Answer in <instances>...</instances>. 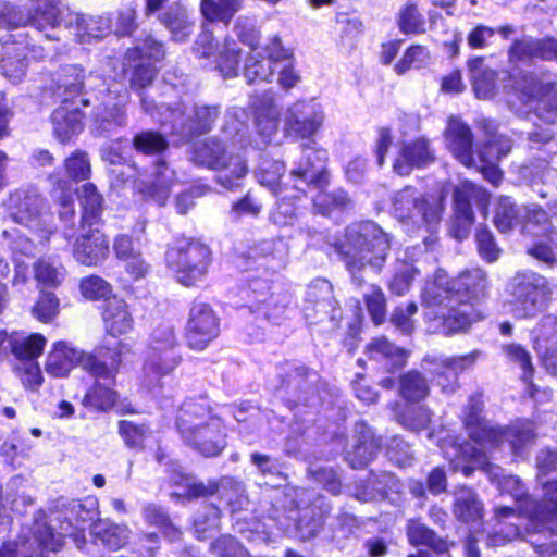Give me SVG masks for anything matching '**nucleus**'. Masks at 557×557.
<instances>
[{"label":"nucleus","instance_id":"obj_32","mask_svg":"<svg viewBox=\"0 0 557 557\" xmlns=\"http://www.w3.org/2000/svg\"><path fill=\"white\" fill-rule=\"evenodd\" d=\"M433 160L434 156L428 141L419 138L401 145L393 168L397 174L408 175L414 166H424Z\"/></svg>","mask_w":557,"mask_h":557},{"label":"nucleus","instance_id":"obj_60","mask_svg":"<svg viewBox=\"0 0 557 557\" xmlns=\"http://www.w3.org/2000/svg\"><path fill=\"white\" fill-rule=\"evenodd\" d=\"M109 246H73L72 256L85 267H98L109 257Z\"/></svg>","mask_w":557,"mask_h":557},{"label":"nucleus","instance_id":"obj_42","mask_svg":"<svg viewBox=\"0 0 557 557\" xmlns=\"http://www.w3.org/2000/svg\"><path fill=\"white\" fill-rule=\"evenodd\" d=\"M346 240L349 244H388L389 235L373 221H360L346 227Z\"/></svg>","mask_w":557,"mask_h":557},{"label":"nucleus","instance_id":"obj_63","mask_svg":"<svg viewBox=\"0 0 557 557\" xmlns=\"http://www.w3.org/2000/svg\"><path fill=\"white\" fill-rule=\"evenodd\" d=\"M220 510L213 505H207L203 512L197 513L194 525L198 539L211 536L219 525Z\"/></svg>","mask_w":557,"mask_h":557},{"label":"nucleus","instance_id":"obj_1","mask_svg":"<svg viewBox=\"0 0 557 557\" xmlns=\"http://www.w3.org/2000/svg\"><path fill=\"white\" fill-rule=\"evenodd\" d=\"M482 409L481 399L472 397L465 411L463 424L473 444L460 443L458 437L446 429L430 432L429 438L438 446L453 471H460L465 476H470L475 469L483 470L491 481L497 483L500 493H507L513 497L520 515L525 516L522 508H531L532 499L525 497L522 482L518 476L504 475L499 467L490 462L488 453L508 443L513 455H522L535 442L534 424L531 421L521 420L506 429L494 426L482 418Z\"/></svg>","mask_w":557,"mask_h":557},{"label":"nucleus","instance_id":"obj_34","mask_svg":"<svg viewBox=\"0 0 557 557\" xmlns=\"http://www.w3.org/2000/svg\"><path fill=\"white\" fill-rule=\"evenodd\" d=\"M347 269L355 276L366 264L380 268L385 260L383 246H336Z\"/></svg>","mask_w":557,"mask_h":557},{"label":"nucleus","instance_id":"obj_44","mask_svg":"<svg viewBox=\"0 0 557 557\" xmlns=\"http://www.w3.org/2000/svg\"><path fill=\"white\" fill-rule=\"evenodd\" d=\"M243 262L239 265L250 267L247 259H258L262 261L260 264L269 267L273 270L284 268L286 264L287 249L285 246H280V249H274L273 246H247V251L243 252Z\"/></svg>","mask_w":557,"mask_h":557},{"label":"nucleus","instance_id":"obj_55","mask_svg":"<svg viewBox=\"0 0 557 557\" xmlns=\"http://www.w3.org/2000/svg\"><path fill=\"white\" fill-rule=\"evenodd\" d=\"M270 283L268 280H261V278H251L249 281V290L252 295V300L255 302L256 309H260L261 306H265L264 314L268 318H271V313L269 312V308L271 306H274L277 313H281L284 309V306L277 307V304L280 301V296L269 294L270 292Z\"/></svg>","mask_w":557,"mask_h":557},{"label":"nucleus","instance_id":"obj_41","mask_svg":"<svg viewBox=\"0 0 557 557\" xmlns=\"http://www.w3.org/2000/svg\"><path fill=\"white\" fill-rule=\"evenodd\" d=\"M454 515L466 523H475L483 517V504L469 487L461 486L455 493Z\"/></svg>","mask_w":557,"mask_h":557},{"label":"nucleus","instance_id":"obj_29","mask_svg":"<svg viewBox=\"0 0 557 557\" xmlns=\"http://www.w3.org/2000/svg\"><path fill=\"white\" fill-rule=\"evenodd\" d=\"M451 280L459 308L466 304L474 308L472 301L484 297L490 287L487 274L480 268L466 270Z\"/></svg>","mask_w":557,"mask_h":557},{"label":"nucleus","instance_id":"obj_15","mask_svg":"<svg viewBox=\"0 0 557 557\" xmlns=\"http://www.w3.org/2000/svg\"><path fill=\"white\" fill-rule=\"evenodd\" d=\"M441 196H420L412 187H406L394 197V214L400 221L412 220L414 224L424 223L433 232L441 221L443 212Z\"/></svg>","mask_w":557,"mask_h":557},{"label":"nucleus","instance_id":"obj_50","mask_svg":"<svg viewBox=\"0 0 557 557\" xmlns=\"http://www.w3.org/2000/svg\"><path fill=\"white\" fill-rule=\"evenodd\" d=\"M240 7V0H202L201 12L208 21L227 24Z\"/></svg>","mask_w":557,"mask_h":557},{"label":"nucleus","instance_id":"obj_45","mask_svg":"<svg viewBox=\"0 0 557 557\" xmlns=\"http://www.w3.org/2000/svg\"><path fill=\"white\" fill-rule=\"evenodd\" d=\"M162 24L170 30L172 39L184 41L194 29V22L182 5L171 7L162 16Z\"/></svg>","mask_w":557,"mask_h":557},{"label":"nucleus","instance_id":"obj_25","mask_svg":"<svg viewBox=\"0 0 557 557\" xmlns=\"http://www.w3.org/2000/svg\"><path fill=\"white\" fill-rule=\"evenodd\" d=\"M335 299L332 295L331 283L323 278L312 281L306 293L305 318L310 323H318L325 318L335 319Z\"/></svg>","mask_w":557,"mask_h":557},{"label":"nucleus","instance_id":"obj_46","mask_svg":"<svg viewBox=\"0 0 557 557\" xmlns=\"http://www.w3.org/2000/svg\"><path fill=\"white\" fill-rule=\"evenodd\" d=\"M91 533L109 548L116 549L128 542L131 531L126 525L115 524L109 520H98L92 524Z\"/></svg>","mask_w":557,"mask_h":557},{"label":"nucleus","instance_id":"obj_40","mask_svg":"<svg viewBox=\"0 0 557 557\" xmlns=\"http://www.w3.org/2000/svg\"><path fill=\"white\" fill-rule=\"evenodd\" d=\"M406 534L412 546L428 547L436 554L448 552V543L421 520L410 519L407 522Z\"/></svg>","mask_w":557,"mask_h":557},{"label":"nucleus","instance_id":"obj_30","mask_svg":"<svg viewBox=\"0 0 557 557\" xmlns=\"http://www.w3.org/2000/svg\"><path fill=\"white\" fill-rule=\"evenodd\" d=\"M446 145L454 157L465 166L475 163L473 157V136L468 125L457 117H449L445 131Z\"/></svg>","mask_w":557,"mask_h":557},{"label":"nucleus","instance_id":"obj_28","mask_svg":"<svg viewBox=\"0 0 557 557\" xmlns=\"http://www.w3.org/2000/svg\"><path fill=\"white\" fill-rule=\"evenodd\" d=\"M175 182V171L166 161L159 159L152 165L148 177L140 182L138 188L145 197L153 200L159 206H163Z\"/></svg>","mask_w":557,"mask_h":557},{"label":"nucleus","instance_id":"obj_8","mask_svg":"<svg viewBox=\"0 0 557 557\" xmlns=\"http://www.w3.org/2000/svg\"><path fill=\"white\" fill-rule=\"evenodd\" d=\"M305 152L306 164L299 162L297 168L292 170L290 175L301 184L318 189V194L312 197L314 211L326 216L349 208L351 200L343 189L333 193L323 191L330 183V173L324 166L327 152L314 148H307Z\"/></svg>","mask_w":557,"mask_h":557},{"label":"nucleus","instance_id":"obj_24","mask_svg":"<svg viewBox=\"0 0 557 557\" xmlns=\"http://www.w3.org/2000/svg\"><path fill=\"white\" fill-rule=\"evenodd\" d=\"M108 355L110 362L106 360V367L114 370L112 377L104 379L90 375L95 380V383L83 398V405L85 407L99 411L110 410L116 404L119 398L117 392L113 386L115 385L116 374L119 373L121 364L120 354L110 350Z\"/></svg>","mask_w":557,"mask_h":557},{"label":"nucleus","instance_id":"obj_5","mask_svg":"<svg viewBox=\"0 0 557 557\" xmlns=\"http://www.w3.org/2000/svg\"><path fill=\"white\" fill-rule=\"evenodd\" d=\"M421 305L432 332L456 334L482 319L481 313L471 305L458 307L453 280L442 269L425 281L421 290Z\"/></svg>","mask_w":557,"mask_h":557},{"label":"nucleus","instance_id":"obj_36","mask_svg":"<svg viewBox=\"0 0 557 557\" xmlns=\"http://www.w3.org/2000/svg\"><path fill=\"white\" fill-rule=\"evenodd\" d=\"M502 355L505 361L521 371V380L525 383L528 393L534 396L535 386L531 383L534 373L532 356L530 351L521 344L506 343L500 346Z\"/></svg>","mask_w":557,"mask_h":557},{"label":"nucleus","instance_id":"obj_9","mask_svg":"<svg viewBox=\"0 0 557 557\" xmlns=\"http://www.w3.org/2000/svg\"><path fill=\"white\" fill-rule=\"evenodd\" d=\"M178 343L177 333L172 322L162 321L152 327L143 367V384L147 388L161 387L162 379L172 373L180 364Z\"/></svg>","mask_w":557,"mask_h":557},{"label":"nucleus","instance_id":"obj_2","mask_svg":"<svg viewBox=\"0 0 557 557\" xmlns=\"http://www.w3.org/2000/svg\"><path fill=\"white\" fill-rule=\"evenodd\" d=\"M69 78L63 83L64 99L62 106L52 113L53 132L61 143L70 141L83 131L82 113L77 102L84 107L94 104L92 116L99 134H110L126 125L125 106L128 101L126 90L120 84L106 86L99 79L98 89L91 96L82 94L83 70L71 66Z\"/></svg>","mask_w":557,"mask_h":557},{"label":"nucleus","instance_id":"obj_17","mask_svg":"<svg viewBox=\"0 0 557 557\" xmlns=\"http://www.w3.org/2000/svg\"><path fill=\"white\" fill-rule=\"evenodd\" d=\"M475 200L485 215L488 205V195L481 187L463 182L456 187L454 193L455 216L451 221L449 232L454 239L465 240L473 223V212L471 201Z\"/></svg>","mask_w":557,"mask_h":557},{"label":"nucleus","instance_id":"obj_64","mask_svg":"<svg viewBox=\"0 0 557 557\" xmlns=\"http://www.w3.org/2000/svg\"><path fill=\"white\" fill-rule=\"evenodd\" d=\"M145 520L157 528H159L163 535L169 537L171 541L178 537V530L173 527L168 515L156 505H148L144 508Z\"/></svg>","mask_w":557,"mask_h":557},{"label":"nucleus","instance_id":"obj_14","mask_svg":"<svg viewBox=\"0 0 557 557\" xmlns=\"http://www.w3.org/2000/svg\"><path fill=\"white\" fill-rule=\"evenodd\" d=\"M168 269L176 281L193 287L201 283L211 262L209 246H170L165 252Z\"/></svg>","mask_w":557,"mask_h":557},{"label":"nucleus","instance_id":"obj_35","mask_svg":"<svg viewBox=\"0 0 557 557\" xmlns=\"http://www.w3.org/2000/svg\"><path fill=\"white\" fill-rule=\"evenodd\" d=\"M366 355L386 371L405 366L408 357L405 349L395 346L384 336L373 338L366 347Z\"/></svg>","mask_w":557,"mask_h":557},{"label":"nucleus","instance_id":"obj_62","mask_svg":"<svg viewBox=\"0 0 557 557\" xmlns=\"http://www.w3.org/2000/svg\"><path fill=\"white\" fill-rule=\"evenodd\" d=\"M418 274L419 270L412 263L403 262L398 264L389 282L391 292L398 296L405 295Z\"/></svg>","mask_w":557,"mask_h":557},{"label":"nucleus","instance_id":"obj_10","mask_svg":"<svg viewBox=\"0 0 557 557\" xmlns=\"http://www.w3.org/2000/svg\"><path fill=\"white\" fill-rule=\"evenodd\" d=\"M140 100L144 111L150 113L161 125H169L171 133L180 135L182 140L209 132L220 113L219 107L215 106L195 104L187 113L186 107L181 102L175 107H156L146 96H141Z\"/></svg>","mask_w":557,"mask_h":557},{"label":"nucleus","instance_id":"obj_48","mask_svg":"<svg viewBox=\"0 0 557 557\" xmlns=\"http://www.w3.org/2000/svg\"><path fill=\"white\" fill-rule=\"evenodd\" d=\"M486 135V143L478 150L481 162H497L510 152L512 143L509 137L494 133L487 127Z\"/></svg>","mask_w":557,"mask_h":557},{"label":"nucleus","instance_id":"obj_27","mask_svg":"<svg viewBox=\"0 0 557 557\" xmlns=\"http://www.w3.org/2000/svg\"><path fill=\"white\" fill-rule=\"evenodd\" d=\"M255 110V127L261 144L268 145L276 136L281 111L273 92H264L252 100Z\"/></svg>","mask_w":557,"mask_h":557},{"label":"nucleus","instance_id":"obj_47","mask_svg":"<svg viewBox=\"0 0 557 557\" xmlns=\"http://www.w3.org/2000/svg\"><path fill=\"white\" fill-rule=\"evenodd\" d=\"M330 506L325 498L318 496L310 507L300 508L298 518V528L304 532V536H313L318 533L322 519L329 513Z\"/></svg>","mask_w":557,"mask_h":557},{"label":"nucleus","instance_id":"obj_20","mask_svg":"<svg viewBox=\"0 0 557 557\" xmlns=\"http://www.w3.org/2000/svg\"><path fill=\"white\" fill-rule=\"evenodd\" d=\"M125 57L128 62H136L131 86L141 89L150 85L156 76L157 69L153 63L164 57L163 45L151 36H147L136 47L128 49Z\"/></svg>","mask_w":557,"mask_h":557},{"label":"nucleus","instance_id":"obj_21","mask_svg":"<svg viewBox=\"0 0 557 557\" xmlns=\"http://www.w3.org/2000/svg\"><path fill=\"white\" fill-rule=\"evenodd\" d=\"M14 356V371L25 386L33 389L35 385V335L12 334L0 332V357L8 350Z\"/></svg>","mask_w":557,"mask_h":557},{"label":"nucleus","instance_id":"obj_54","mask_svg":"<svg viewBox=\"0 0 557 557\" xmlns=\"http://www.w3.org/2000/svg\"><path fill=\"white\" fill-rule=\"evenodd\" d=\"M274 74L271 61H267L260 52L250 54L244 65V76L248 84L269 82Z\"/></svg>","mask_w":557,"mask_h":557},{"label":"nucleus","instance_id":"obj_6","mask_svg":"<svg viewBox=\"0 0 557 557\" xmlns=\"http://www.w3.org/2000/svg\"><path fill=\"white\" fill-rule=\"evenodd\" d=\"M44 15L46 24L37 32L41 33L45 40L51 42V47L44 48L42 58H52L60 52L55 45L62 38V33L67 30L79 44H90L110 34L112 21L108 15H85L72 10L69 5H57L48 8Z\"/></svg>","mask_w":557,"mask_h":557},{"label":"nucleus","instance_id":"obj_49","mask_svg":"<svg viewBox=\"0 0 557 557\" xmlns=\"http://www.w3.org/2000/svg\"><path fill=\"white\" fill-rule=\"evenodd\" d=\"M522 231L535 238L547 237L548 240H554V230L547 213L536 206H532L527 210Z\"/></svg>","mask_w":557,"mask_h":557},{"label":"nucleus","instance_id":"obj_23","mask_svg":"<svg viewBox=\"0 0 557 557\" xmlns=\"http://www.w3.org/2000/svg\"><path fill=\"white\" fill-rule=\"evenodd\" d=\"M543 500H532L531 508L523 507L529 519L527 527L530 532H542L547 530L549 534L556 532L557 528V479L543 482Z\"/></svg>","mask_w":557,"mask_h":557},{"label":"nucleus","instance_id":"obj_7","mask_svg":"<svg viewBox=\"0 0 557 557\" xmlns=\"http://www.w3.org/2000/svg\"><path fill=\"white\" fill-rule=\"evenodd\" d=\"M176 429L183 442L205 457H215L226 446L225 426L205 400L185 401L177 413Z\"/></svg>","mask_w":557,"mask_h":557},{"label":"nucleus","instance_id":"obj_13","mask_svg":"<svg viewBox=\"0 0 557 557\" xmlns=\"http://www.w3.org/2000/svg\"><path fill=\"white\" fill-rule=\"evenodd\" d=\"M110 349L104 346H97L94 351L87 352L72 347L65 342L53 345L46 361L47 373L54 377L69 375L74 367H81L89 375L111 379L113 369L106 367L107 354Z\"/></svg>","mask_w":557,"mask_h":557},{"label":"nucleus","instance_id":"obj_52","mask_svg":"<svg viewBox=\"0 0 557 557\" xmlns=\"http://www.w3.org/2000/svg\"><path fill=\"white\" fill-rule=\"evenodd\" d=\"M429 384L418 371H409L400 377V395L409 401H419L429 395Z\"/></svg>","mask_w":557,"mask_h":557},{"label":"nucleus","instance_id":"obj_18","mask_svg":"<svg viewBox=\"0 0 557 557\" xmlns=\"http://www.w3.org/2000/svg\"><path fill=\"white\" fill-rule=\"evenodd\" d=\"M65 270L55 260L37 262V289L40 287V298L37 299V320L49 322L59 312V299L52 292L64 280Z\"/></svg>","mask_w":557,"mask_h":557},{"label":"nucleus","instance_id":"obj_11","mask_svg":"<svg viewBox=\"0 0 557 557\" xmlns=\"http://www.w3.org/2000/svg\"><path fill=\"white\" fill-rule=\"evenodd\" d=\"M506 292L510 296V312L517 319L535 318L549 307L553 298L549 281L531 270L518 271L510 277Z\"/></svg>","mask_w":557,"mask_h":557},{"label":"nucleus","instance_id":"obj_22","mask_svg":"<svg viewBox=\"0 0 557 557\" xmlns=\"http://www.w3.org/2000/svg\"><path fill=\"white\" fill-rule=\"evenodd\" d=\"M531 342L541 366L557 376V317L544 315L532 329Z\"/></svg>","mask_w":557,"mask_h":557},{"label":"nucleus","instance_id":"obj_31","mask_svg":"<svg viewBox=\"0 0 557 557\" xmlns=\"http://www.w3.org/2000/svg\"><path fill=\"white\" fill-rule=\"evenodd\" d=\"M78 197L83 208L82 231L78 239L92 240V244H98L102 240L99 231L92 228L85 231V226L88 225L89 227H92L97 224V220L101 212L102 198L97 191L96 186L91 183H87L82 186Z\"/></svg>","mask_w":557,"mask_h":557},{"label":"nucleus","instance_id":"obj_16","mask_svg":"<svg viewBox=\"0 0 557 557\" xmlns=\"http://www.w3.org/2000/svg\"><path fill=\"white\" fill-rule=\"evenodd\" d=\"M324 123V111L314 100H298L290 104L284 114V132L296 139H309L308 145L302 146L301 161L306 164L307 148H317L312 137L320 131Z\"/></svg>","mask_w":557,"mask_h":557},{"label":"nucleus","instance_id":"obj_57","mask_svg":"<svg viewBox=\"0 0 557 557\" xmlns=\"http://www.w3.org/2000/svg\"><path fill=\"white\" fill-rule=\"evenodd\" d=\"M430 51L426 47L413 45L409 47L396 63L395 71L401 75L410 69H423L430 63Z\"/></svg>","mask_w":557,"mask_h":557},{"label":"nucleus","instance_id":"obj_58","mask_svg":"<svg viewBox=\"0 0 557 557\" xmlns=\"http://www.w3.org/2000/svg\"><path fill=\"white\" fill-rule=\"evenodd\" d=\"M134 148L144 154L162 153L168 149V140L164 136L153 131H144L133 139Z\"/></svg>","mask_w":557,"mask_h":557},{"label":"nucleus","instance_id":"obj_37","mask_svg":"<svg viewBox=\"0 0 557 557\" xmlns=\"http://www.w3.org/2000/svg\"><path fill=\"white\" fill-rule=\"evenodd\" d=\"M356 444L354 450L349 453V462L352 468H359L373 459L380 449V440L376 438L372 430L364 423L356 424Z\"/></svg>","mask_w":557,"mask_h":557},{"label":"nucleus","instance_id":"obj_3","mask_svg":"<svg viewBox=\"0 0 557 557\" xmlns=\"http://www.w3.org/2000/svg\"><path fill=\"white\" fill-rule=\"evenodd\" d=\"M246 114L243 109L234 108L225 115L223 133L228 141L208 138L194 147L191 160L195 164L218 172L216 182L227 189L239 185L248 173L243 156L247 145Z\"/></svg>","mask_w":557,"mask_h":557},{"label":"nucleus","instance_id":"obj_61","mask_svg":"<svg viewBox=\"0 0 557 557\" xmlns=\"http://www.w3.org/2000/svg\"><path fill=\"white\" fill-rule=\"evenodd\" d=\"M79 290L82 296L87 300H108V296L112 293L110 283L98 275H89L81 280Z\"/></svg>","mask_w":557,"mask_h":557},{"label":"nucleus","instance_id":"obj_56","mask_svg":"<svg viewBox=\"0 0 557 557\" xmlns=\"http://www.w3.org/2000/svg\"><path fill=\"white\" fill-rule=\"evenodd\" d=\"M431 419L432 412L423 406H407L406 409L397 416L398 423L412 432H420L426 429Z\"/></svg>","mask_w":557,"mask_h":557},{"label":"nucleus","instance_id":"obj_19","mask_svg":"<svg viewBox=\"0 0 557 557\" xmlns=\"http://www.w3.org/2000/svg\"><path fill=\"white\" fill-rule=\"evenodd\" d=\"M220 334V319L206 302H194L186 325V339L191 349L203 350Z\"/></svg>","mask_w":557,"mask_h":557},{"label":"nucleus","instance_id":"obj_33","mask_svg":"<svg viewBox=\"0 0 557 557\" xmlns=\"http://www.w3.org/2000/svg\"><path fill=\"white\" fill-rule=\"evenodd\" d=\"M101 315L106 332L113 337L127 334L133 330L134 319L123 299L109 298L103 306Z\"/></svg>","mask_w":557,"mask_h":557},{"label":"nucleus","instance_id":"obj_38","mask_svg":"<svg viewBox=\"0 0 557 557\" xmlns=\"http://www.w3.org/2000/svg\"><path fill=\"white\" fill-rule=\"evenodd\" d=\"M468 70L475 97L482 100L491 99L496 91V72L488 69L481 57L469 60Z\"/></svg>","mask_w":557,"mask_h":557},{"label":"nucleus","instance_id":"obj_53","mask_svg":"<svg viewBox=\"0 0 557 557\" xmlns=\"http://www.w3.org/2000/svg\"><path fill=\"white\" fill-rule=\"evenodd\" d=\"M240 60V50L237 44L231 39L225 38V42L221 50L215 55L216 66L224 77H233L238 73V65Z\"/></svg>","mask_w":557,"mask_h":557},{"label":"nucleus","instance_id":"obj_4","mask_svg":"<svg viewBox=\"0 0 557 557\" xmlns=\"http://www.w3.org/2000/svg\"><path fill=\"white\" fill-rule=\"evenodd\" d=\"M98 516V499L88 496L83 499L60 498L48 516L37 517V557L57 553L71 537L78 549L86 545L85 530Z\"/></svg>","mask_w":557,"mask_h":557},{"label":"nucleus","instance_id":"obj_51","mask_svg":"<svg viewBox=\"0 0 557 557\" xmlns=\"http://www.w3.org/2000/svg\"><path fill=\"white\" fill-rule=\"evenodd\" d=\"M396 22L399 30L406 35L424 34L426 30L424 16L416 3H406L400 8Z\"/></svg>","mask_w":557,"mask_h":557},{"label":"nucleus","instance_id":"obj_39","mask_svg":"<svg viewBox=\"0 0 557 557\" xmlns=\"http://www.w3.org/2000/svg\"><path fill=\"white\" fill-rule=\"evenodd\" d=\"M480 356V350L456 357L426 356V362H435L441 369L450 371L449 383H444L443 386L445 389H457L459 374L472 368Z\"/></svg>","mask_w":557,"mask_h":557},{"label":"nucleus","instance_id":"obj_59","mask_svg":"<svg viewBox=\"0 0 557 557\" xmlns=\"http://www.w3.org/2000/svg\"><path fill=\"white\" fill-rule=\"evenodd\" d=\"M285 172V164L278 160L262 158L259 163L256 176L261 185L274 189Z\"/></svg>","mask_w":557,"mask_h":557},{"label":"nucleus","instance_id":"obj_12","mask_svg":"<svg viewBox=\"0 0 557 557\" xmlns=\"http://www.w3.org/2000/svg\"><path fill=\"white\" fill-rule=\"evenodd\" d=\"M508 102L517 112L534 115L545 123L557 122V83L525 73L516 78Z\"/></svg>","mask_w":557,"mask_h":557},{"label":"nucleus","instance_id":"obj_43","mask_svg":"<svg viewBox=\"0 0 557 557\" xmlns=\"http://www.w3.org/2000/svg\"><path fill=\"white\" fill-rule=\"evenodd\" d=\"M401 483L391 473H384L381 480L371 479L367 486L357 487L355 497L360 502H370L387 497L388 492L400 493Z\"/></svg>","mask_w":557,"mask_h":557},{"label":"nucleus","instance_id":"obj_26","mask_svg":"<svg viewBox=\"0 0 557 557\" xmlns=\"http://www.w3.org/2000/svg\"><path fill=\"white\" fill-rule=\"evenodd\" d=\"M170 481L174 486V491L171 495L177 499H191L200 496L212 495L220 492V488L224 490L230 487L236 493L240 490L239 483L232 479H223L220 485L213 481H210L206 485L183 472L181 468L173 470Z\"/></svg>","mask_w":557,"mask_h":557}]
</instances>
